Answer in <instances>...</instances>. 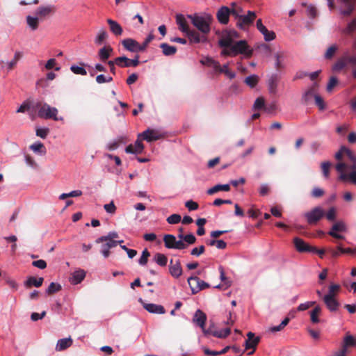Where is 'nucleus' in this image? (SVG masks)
<instances>
[{
	"label": "nucleus",
	"mask_w": 356,
	"mask_h": 356,
	"mask_svg": "<svg viewBox=\"0 0 356 356\" xmlns=\"http://www.w3.org/2000/svg\"><path fill=\"white\" fill-rule=\"evenodd\" d=\"M334 157L339 161L335 165L337 171L340 173L339 179L356 186V156L350 149L342 146Z\"/></svg>",
	"instance_id": "f257e3e1"
},
{
	"label": "nucleus",
	"mask_w": 356,
	"mask_h": 356,
	"mask_svg": "<svg viewBox=\"0 0 356 356\" xmlns=\"http://www.w3.org/2000/svg\"><path fill=\"white\" fill-rule=\"evenodd\" d=\"M188 17L191 19L192 24L197 29L199 36L204 39L200 43L208 42L207 35L211 32V26L213 22L211 15L204 13L202 15L198 14L189 15Z\"/></svg>",
	"instance_id": "f03ea898"
},
{
	"label": "nucleus",
	"mask_w": 356,
	"mask_h": 356,
	"mask_svg": "<svg viewBox=\"0 0 356 356\" xmlns=\"http://www.w3.org/2000/svg\"><path fill=\"white\" fill-rule=\"evenodd\" d=\"M348 65L352 67L351 74L353 78L356 79V56L350 55L349 51L344 52L332 65V69L333 71L339 72Z\"/></svg>",
	"instance_id": "7ed1b4c3"
},
{
	"label": "nucleus",
	"mask_w": 356,
	"mask_h": 356,
	"mask_svg": "<svg viewBox=\"0 0 356 356\" xmlns=\"http://www.w3.org/2000/svg\"><path fill=\"white\" fill-rule=\"evenodd\" d=\"M176 22L179 29L188 37L191 44H198L204 40L200 38L199 33L196 30L189 28L188 22L183 15L177 14L176 15Z\"/></svg>",
	"instance_id": "20e7f679"
},
{
	"label": "nucleus",
	"mask_w": 356,
	"mask_h": 356,
	"mask_svg": "<svg viewBox=\"0 0 356 356\" xmlns=\"http://www.w3.org/2000/svg\"><path fill=\"white\" fill-rule=\"evenodd\" d=\"M253 50L250 48L245 40H240L231 47V49H223L221 54L223 56H236L238 54H244L250 58L252 55Z\"/></svg>",
	"instance_id": "39448f33"
},
{
	"label": "nucleus",
	"mask_w": 356,
	"mask_h": 356,
	"mask_svg": "<svg viewBox=\"0 0 356 356\" xmlns=\"http://www.w3.org/2000/svg\"><path fill=\"white\" fill-rule=\"evenodd\" d=\"M325 209L320 206H316L304 213L302 216L308 225L314 226L318 225V223L325 217Z\"/></svg>",
	"instance_id": "423d86ee"
},
{
	"label": "nucleus",
	"mask_w": 356,
	"mask_h": 356,
	"mask_svg": "<svg viewBox=\"0 0 356 356\" xmlns=\"http://www.w3.org/2000/svg\"><path fill=\"white\" fill-rule=\"evenodd\" d=\"M37 107L40 106L38 110V116L40 118L44 119H53L54 120H63V118H57L58 109L55 107H51L47 104H44L40 105V104H38L36 105Z\"/></svg>",
	"instance_id": "0eeeda50"
},
{
	"label": "nucleus",
	"mask_w": 356,
	"mask_h": 356,
	"mask_svg": "<svg viewBox=\"0 0 356 356\" xmlns=\"http://www.w3.org/2000/svg\"><path fill=\"white\" fill-rule=\"evenodd\" d=\"M163 242L165 248L168 249L184 250L187 248V244L181 240H177L172 234H165L163 236Z\"/></svg>",
	"instance_id": "6e6552de"
},
{
	"label": "nucleus",
	"mask_w": 356,
	"mask_h": 356,
	"mask_svg": "<svg viewBox=\"0 0 356 356\" xmlns=\"http://www.w3.org/2000/svg\"><path fill=\"white\" fill-rule=\"evenodd\" d=\"M116 65L120 67H136L139 65V56L136 55L134 59L128 58L127 57L119 56L117 57V60L115 61Z\"/></svg>",
	"instance_id": "1a4fd4ad"
},
{
	"label": "nucleus",
	"mask_w": 356,
	"mask_h": 356,
	"mask_svg": "<svg viewBox=\"0 0 356 356\" xmlns=\"http://www.w3.org/2000/svg\"><path fill=\"white\" fill-rule=\"evenodd\" d=\"M207 321L206 314L200 309H197L193 316V322L195 323L197 326L202 328L204 334H208L209 332V329L206 330L204 328L205 323Z\"/></svg>",
	"instance_id": "9d476101"
},
{
	"label": "nucleus",
	"mask_w": 356,
	"mask_h": 356,
	"mask_svg": "<svg viewBox=\"0 0 356 356\" xmlns=\"http://www.w3.org/2000/svg\"><path fill=\"white\" fill-rule=\"evenodd\" d=\"M341 6L339 9L341 15L348 17L352 15L355 10L356 0H339Z\"/></svg>",
	"instance_id": "9b49d317"
},
{
	"label": "nucleus",
	"mask_w": 356,
	"mask_h": 356,
	"mask_svg": "<svg viewBox=\"0 0 356 356\" xmlns=\"http://www.w3.org/2000/svg\"><path fill=\"white\" fill-rule=\"evenodd\" d=\"M256 18L254 12L249 10L246 15L240 17V20L237 21V26L241 29H245L247 26L251 25Z\"/></svg>",
	"instance_id": "f8f14e48"
},
{
	"label": "nucleus",
	"mask_w": 356,
	"mask_h": 356,
	"mask_svg": "<svg viewBox=\"0 0 356 356\" xmlns=\"http://www.w3.org/2000/svg\"><path fill=\"white\" fill-rule=\"evenodd\" d=\"M139 137H142L143 140L147 142H152L163 138L164 135L157 130L148 129L139 134Z\"/></svg>",
	"instance_id": "ddd939ff"
},
{
	"label": "nucleus",
	"mask_w": 356,
	"mask_h": 356,
	"mask_svg": "<svg viewBox=\"0 0 356 356\" xmlns=\"http://www.w3.org/2000/svg\"><path fill=\"white\" fill-rule=\"evenodd\" d=\"M293 245L298 252H311V250H315L314 246L307 243L303 239L299 237L293 238Z\"/></svg>",
	"instance_id": "4468645a"
},
{
	"label": "nucleus",
	"mask_w": 356,
	"mask_h": 356,
	"mask_svg": "<svg viewBox=\"0 0 356 356\" xmlns=\"http://www.w3.org/2000/svg\"><path fill=\"white\" fill-rule=\"evenodd\" d=\"M247 337L248 339L245 341V349L248 350L252 348L253 350L248 353V355H252L260 341V337H255V334L252 332H249L247 334Z\"/></svg>",
	"instance_id": "2eb2a0df"
},
{
	"label": "nucleus",
	"mask_w": 356,
	"mask_h": 356,
	"mask_svg": "<svg viewBox=\"0 0 356 356\" xmlns=\"http://www.w3.org/2000/svg\"><path fill=\"white\" fill-rule=\"evenodd\" d=\"M56 12V7L52 5L41 6L35 10V15L40 19L54 14Z\"/></svg>",
	"instance_id": "dca6fc26"
},
{
	"label": "nucleus",
	"mask_w": 356,
	"mask_h": 356,
	"mask_svg": "<svg viewBox=\"0 0 356 356\" xmlns=\"http://www.w3.org/2000/svg\"><path fill=\"white\" fill-rule=\"evenodd\" d=\"M122 44L127 50L131 52L142 51L140 44L132 38H127L122 41Z\"/></svg>",
	"instance_id": "f3484780"
},
{
	"label": "nucleus",
	"mask_w": 356,
	"mask_h": 356,
	"mask_svg": "<svg viewBox=\"0 0 356 356\" xmlns=\"http://www.w3.org/2000/svg\"><path fill=\"white\" fill-rule=\"evenodd\" d=\"M169 272L170 274L175 278H178L182 275L183 270L181 266V262L179 259L176 260L175 262L172 259L170 260L169 265Z\"/></svg>",
	"instance_id": "a211bd4d"
},
{
	"label": "nucleus",
	"mask_w": 356,
	"mask_h": 356,
	"mask_svg": "<svg viewBox=\"0 0 356 356\" xmlns=\"http://www.w3.org/2000/svg\"><path fill=\"white\" fill-rule=\"evenodd\" d=\"M229 15L230 9L227 6L220 7L216 13L217 19L222 24H228Z\"/></svg>",
	"instance_id": "6ab92c4d"
},
{
	"label": "nucleus",
	"mask_w": 356,
	"mask_h": 356,
	"mask_svg": "<svg viewBox=\"0 0 356 356\" xmlns=\"http://www.w3.org/2000/svg\"><path fill=\"white\" fill-rule=\"evenodd\" d=\"M257 29L261 32L266 41H270L275 38V33L273 31H269L266 27L262 24L261 19H259L256 24Z\"/></svg>",
	"instance_id": "aec40b11"
},
{
	"label": "nucleus",
	"mask_w": 356,
	"mask_h": 356,
	"mask_svg": "<svg viewBox=\"0 0 356 356\" xmlns=\"http://www.w3.org/2000/svg\"><path fill=\"white\" fill-rule=\"evenodd\" d=\"M323 301L327 308L331 312H335L339 309L340 303L334 297H332L330 295H325L323 297Z\"/></svg>",
	"instance_id": "412c9836"
},
{
	"label": "nucleus",
	"mask_w": 356,
	"mask_h": 356,
	"mask_svg": "<svg viewBox=\"0 0 356 356\" xmlns=\"http://www.w3.org/2000/svg\"><path fill=\"white\" fill-rule=\"evenodd\" d=\"M140 137L138 136V139L135 142L134 145H129L126 149L125 152L129 154H140L143 152L144 149V145L140 139Z\"/></svg>",
	"instance_id": "4be33fe9"
},
{
	"label": "nucleus",
	"mask_w": 356,
	"mask_h": 356,
	"mask_svg": "<svg viewBox=\"0 0 356 356\" xmlns=\"http://www.w3.org/2000/svg\"><path fill=\"white\" fill-rule=\"evenodd\" d=\"M143 306L145 309L152 314H163L165 313V308L161 305H156L153 303H143Z\"/></svg>",
	"instance_id": "5701e85b"
},
{
	"label": "nucleus",
	"mask_w": 356,
	"mask_h": 356,
	"mask_svg": "<svg viewBox=\"0 0 356 356\" xmlns=\"http://www.w3.org/2000/svg\"><path fill=\"white\" fill-rule=\"evenodd\" d=\"M106 22L109 26L110 31L113 34L117 37L122 35L123 29L118 22L111 19H108Z\"/></svg>",
	"instance_id": "b1692460"
},
{
	"label": "nucleus",
	"mask_w": 356,
	"mask_h": 356,
	"mask_svg": "<svg viewBox=\"0 0 356 356\" xmlns=\"http://www.w3.org/2000/svg\"><path fill=\"white\" fill-rule=\"evenodd\" d=\"M318 87V83H314L313 85L304 93L302 97V100L304 104H307L312 97L315 98V95H318L316 93Z\"/></svg>",
	"instance_id": "393cba45"
},
{
	"label": "nucleus",
	"mask_w": 356,
	"mask_h": 356,
	"mask_svg": "<svg viewBox=\"0 0 356 356\" xmlns=\"http://www.w3.org/2000/svg\"><path fill=\"white\" fill-rule=\"evenodd\" d=\"M86 277V271L83 269L75 270L70 277V282L72 284H78L81 283Z\"/></svg>",
	"instance_id": "a878e982"
},
{
	"label": "nucleus",
	"mask_w": 356,
	"mask_h": 356,
	"mask_svg": "<svg viewBox=\"0 0 356 356\" xmlns=\"http://www.w3.org/2000/svg\"><path fill=\"white\" fill-rule=\"evenodd\" d=\"M200 282V279L197 276H191L188 278V283L193 294H196L201 291Z\"/></svg>",
	"instance_id": "bb28decb"
},
{
	"label": "nucleus",
	"mask_w": 356,
	"mask_h": 356,
	"mask_svg": "<svg viewBox=\"0 0 356 356\" xmlns=\"http://www.w3.org/2000/svg\"><path fill=\"white\" fill-rule=\"evenodd\" d=\"M101 245V253L104 258H108L110 255V249L117 246V242L104 241Z\"/></svg>",
	"instance_id": "cd10ccee"
},
{
	"label": "nucleus",
	"mask_w": 356,
	"mask_h": 356,
	"mask_svg": "<svg viewBox=\"0 0 356 356\" xmlns=\"http://www.w3.org/2000/svg\"><path fill=\"white\" fill-rule=\"evenodd\" d=\"M113 51V49L110 45L101 48L98 51L99 60L102 62H106L110 58Z\"/></svg>",
	"instance_id": "c85d7f7f"
},
{
	"label": "nucleus",
	"mask_w": 356,
	"mask_h": 356,
	"mask_svg": "<svg viewBox=\"0 0 356 356\" xmlns=\"http://www.w3.org/2000/svg\"><path fill=\"white\" fill-rule=\"evenodd\" d=\"M73 341L71 337L59 339L56 346V351H63L72 345Z\"/></svg>",
	"instance_id": "c756f323"
},
{
	"label": "nucleus",
	"mask_w": 356,
	"mask_h": 356,
	"mask_svg": "<svg viewBox=\"0 0 356 356\" xmlns=\"http://www.w3.org/2000/svg\"><path fill=\"white\" fill-rule=\"evenodd\" d=\"M280 81V77L277 74H273L268 80V90L270 94L277 92V88Z\"/></svg>",
	"instance_id": "7c9ffc66"
},
{
	"label": "nucleus",
	"mask_w": 356,
	"mask_h": 356,
	"mask_svg": "<svg viewBox=\"0 0 356 356\" xmlns=\"http://www.w3.org/2000/svg\"><path fill=\"white\" fill-rule=\"evenodd\" d=\"M44 282L43 277H29L27 280L24 282V286L26 288H30L33 286L35 287H40L42 286Z\"/></svg>",
	"instance_id": "2f4dec72"
},
{
	"label": "nucleus",
	"mask_w": 356,
	"mask_h": 356,
	"mask_svg": "<svg viewBox=\"0 0 356 356\" xmlns=\"http://www.w3.org/2000/svg\"><path fill=\"white\" fill-rule=\"evenodd\" d=\"M160 48L162 49L163 55L166 56H173L177 51L176 47L169 45L167 43H161L160 44Z\"/></svg>",
	"instance_id": "473e14b6"
},
{
	"label": "nucleus",
	"mask_w": 356,
	"mask_h": 356,
	"mask_svg": "<svg viewBox=\"0 0 356 356\" xmlns=\"http://www.w3.org/2000/svg\"><path fill=\"white\" fill-rule=\"evenodd\" d=\"M40 19L37 15L35 17L28 15L26 17V23L31 30L35 31L39 26Z\"/></svg>",
	"instance_id": "72a5a7b5"
},
{
	"label": "nucleus",
	"mask_w": 356,
	"mask_h": 356,
	"mask_svg": "<svg viewBox=\"0 0 356 356\" xmlns=\"http://www.w3.org/2000/svg\"><path fill=\"white\" fill-rule=\"evenodd\" d=\"M230 191V186L229 184H217L214 186L213 187L209 188L207 191V193L209 195H213L218 191Z\"/></svg>",
	"instance_id": "f704fd0d"
},
{
	"label": "nucleus",
	"mask_w": 356,
	"mask_h": 356,
	"mask_svg": "<svg viewBox=\"0 0 356 356\" xmlns=\"http://www.w3.org/2000/svg\"><path fill=\"white\" fill-rule=\"evenodd\" d=\"M231 333V329L229 327L225 328L224 330H221L219 331H211L209 329V332L208 334H212L213 337L220 339L226 338Z\"/></svg>",
	"instance_id": "c9c22d12"
},
{
	"label": "nucleus",
	"mask_w": 356,
	"mask_h": 356,
	"mask_svg": "<svg viewBox=\"0 0 356 356\" xmlns=\"http://www.w3.org/2000/svg\"><path fill=\"white\" fill-rule=\"evenodd\" d=\"M118 238V234L116 232H111L106 236H102L96 239V243H103L104 241H115Z\"/></svg>",
	"instance_id": "e433bc0d"
},
{
	"label": "nucleus",
	"mask_w": 356,
	"mask_h": 356,
	"mask_svg": "<svg viewBox=\"0 0 356 356\" xmlns=\"http://www.w3.org/2000/svg\"><path fill=\"white\" fill-rule=\"evenodd\" d=\"M177 237L179 240H181V241L187 244V246L188 245H192L195 243L196 241V238L193 234H189L187 235L178 234Z\"/></svg>",
	"instance_id": "4c0bfd02"
},
{
	"label": "nucleus",
	"mask_w": 356,
	"mask_h": 356,
	"mask_svg": "<svg viewBox=\"0 0 356 356\" xmlns=\"http://www.w3.org/2000/svg\"><path fill=\"white\" fill-rule=\"evenodd\" d=\"M347 230V226L343 221H338L333 224L331 227V229L329 232H344Z\"/></svg>",
	"instance_id": "58836bf2"
},
{
	"label": "nucleus",
	"mask_w": 356,
	"mask_h": 356,
	"mask_svg": "<svg viewBox=\"0 0 356 356\" xmlns=\"http://www.w3.org/2000/svg\"><path fill=\"white\" fill-rule=\"evenodd\" d=\"M154 261L160 266H165L168 263V257L162 253H156L154 257Z\"/></svg>",
	"instance_id": "ea45409f"
},
{
	"label": "nucleus",
	"mask_w": 356,
	"mask_h": 356,
	"mask_svg": "<svg viewBox=\"0 0 356 356\" xmlns=\"http://www.w3.org/2000/svg\"><path fill=\"white\" fill-rule=\"evenodd\" d=\"M233 39L229 36L222 38L219 40V46L221 47L226 48L225 49H231V47L233 45Z\"/></svg>",
	"instance_id": "a19ab883"
},
{
	"label": "nucleus",
	"mask_w": 356,
	"mask_h": 356,
	"mask_svg": "<svg viewBox=\"0 0 356 356\" xmlns=\"http://www.w3.org/2000/svg\"><path fill=\"white\" fill-rule=\"evenodd\" d=\"M108 37V33L105 30L101 29L95 38V42L96 44L100 45L104 43Z\"/></svg>",
	"instance_id": "79ce46f5"
},
{
	"label": "nucleus",
	"mask_w": 356,
	"mask_h": 356,
	"mask_svg": "<svg viewBox=\"0 0 356 356\" xmlns=\"http://www.w3.org/2000/svg\"><path fill=\"white\" fill-rule=\"evenodd\" d=\"M339 47L337 44H332L326 50L324 58L327 60H331L334 57L336 52L338 51Z\"/></svg>",
	"instance_id": "37998d69"
},
{
	"label": "nucleus",
	"mask_w": 356,
	"mask_h": 356,
	"mask_svg": "<svg viewBox=\"0 0 356 356\" xmlns=\"http://www.w3.org/2000/svg\"><path fill=\"white\" fill-rule=\"evenodd\" d=\"M332 163L330 161H324L321 163V168L324 178L328 179L330 177V171Z\"/></svg>",
	"instance_id": "c03bdc74"
},
{
	"label": "nucleus",
	"mask_w": 356,
	"mask_h": 356,
	"mask_svg": "<svg viewBox=\"0 0 356 356\" xmlns=\"http://www.w3.org/2000/svg\"><path fill=\"white\" fill-rule=\"evenodd\" d=\"M30 148L35 152H38L40 154H44L46 153V149L44 145L40 142L33 143L30 146Z\"/></svg>",
	"instance_id": "a18cd8bd"
},
{
	"label": "nucleus",
	"mask_w": 356,
	"mask_h": 356,
	"mask_svg": "<svg viewBox=\"0 0 356 356\" xmlns=\"http://www.w3.org/2000/svg\"><path fill=\"white\" fill-rule=\"evenodd\" d=\"M62 289V286L60 284L51 282L47 289V293L48 295H52L56 292L60 291Z\"/></svg>",
	"instance_id": "49530a36"
},
{
	"label": "nucleus",
	"mask_w": 356,
	"mask_h": 356,
	"mask_svg": "<svg viewBox=\"0 0 356 356\" xmlns=\"http://www.w3.org/2000/svg\"><path fill=\"white\" fill-rule=\"evenodd\" d=\"M321 312V308L319 306L315 307L310 312L311 321L313 323H317L319 322L318 316Z\"/></svg>",
	"instance_id": "de8ad7c7"
},
{
	"label": "nucleus",
	"mask_w": 356,
	"mask_h": 356,
	"mask_svg": "<svg viewBox=\"0 0 356 356\" xmlns=\"http://www.w3.org/2000/svg\"><path fill=\"white\" fill-rule=\"evenodd\" d=\"M258 81L259 77L255 74L247 76L244 80V82L250 88H254L257 84Z\"/></svg>",
	"instance_id": "09e8293b"
},
{
	"label": "nucleus",
	"mask_w": 356,
	"mask_h": 356,
	"mask_svg": "<svg viewBox=\"0 0 356 356\" xmlns=\"http://www.w3.org/2000/svg\"><path fill=\"white\" fill-rule=\"evenodd\" d=\"M343 343L348 348L356 346V339L350 334H347L343 341Z\"/></svg>",
	"instance_id": "8fccbe9b"
},
{
	"label": "nucleus",
	"mask_w": 356,
	"mask_h": 356,
	"mask_svg": "<svg viewBox=\"0 0 356 356\" xmlns=\"http://www.w3.org/2000/svg\"><path fill=\"white\" fill-rule=\"evenodd\" d=\"M123 143H124V138L120 137L117 140L112 141L108 144V145H107L108 149L110 151H113V150L116 149L120 146V145Z\"/></svg>",
	"instance_id": "3c124183"
},
{
	"label": "nucleus",
	"mask_w": 356,
	"mask_h": 356,
	"mask_svg": "<svg viewBox=\"0 0 356 356\" xmlns=\"http://www.w3.org/2000/svg\"><path fill=\"white\" fill-rule=\"evenodd\" d=\"M290 319L288 317H286L282 322L280 325H277V326H273V327H271L270 328V331L272 332H279V331H281L282 329H284V327L285 326L287 325V324L289 323Z\"/></svg>",
	"instance_id": "603ef678"
},
{
	"label": "nucleus",
	"mask_w": 356,
	"mask_h": 356,
	"mask_svg": "<svg viewBox=\"0 0 356 356\" xmlns=\"http://www.w3.org/2000/svg\"><path fill=\"white\" fill-rule=\"evenodd\" d=\"M22 57V54L20 51H16L13 59L8 63V68L9 70H13L17 61Z\"/></svg>",
	"instance_id": "864d4df0"
},
{
	"label": "nucleus",
	"mask_w": 356,
	"mask_h": 356,
	"mask_svg": "<svg viewBox=\"0 0 356 356\" xmlns=\"http://www.w3.org/2000/svg\"><path fill=\"white\" fill-rule=\"evenodd\" d=\"M325 217L328 221H334L337 217V210L334 207H331L328 211H325Z\"/></svg>",
	"instance_id": "5fc2aeb1"
},
{
	"label": "nucleus",
	"mask_w": 356,
	"mask_h": 356,
	"mask_svg": "<svg viewBox=\"0 0 356 356\" xmlns=\"http://www.w3.org/2000/svg\"><path fill=\"white\" fill-rule=\"evenodd\" d=\"M270 191V186L268 184H262L259 188V193L261 196L268 195Z\"/></svg>",
	"instance_id": "6e6d98bb"
},
{
	"label": "nucleus",
	"mask_w": 356,
	"mask_h": 356,
	"mask_svg": "<svg viewBox=\"0 0 356 356\" xmlns=\"http://www.w3.org/2000/svg\"><path fill=\"white\" fill-rule=\"evenodd\" d=\"M356 30V26L354 23L353 19L347 24L346 27L343 30L344 34L351 35Z\"/></svg>",
	"instance_id": "4d7b16f0"
},
{
	"label": "nucleus",
	"mask_w": 356,
	"mask_h": 356,
	"mask_svg": "<svg viewBox=\"0 0 356 356\" xmlns=\"http://www.w3.org/2000/svg\"><path fill=\"white\" fill-rule=\"evenodd\" d=\"M149 256H150L149 252L147 249H145L143 251L142 255L138 260L139 264L141 266L146 265L148 261V258L149 257Z\"/></svg>",
	"instance_id": "13d9d810"
},
{
	"label": "nucleus",
	"mask_w": 356,
	"mask_h": 356,
	"mask_svg": "<svg viewBox=\"0 0 356 356\" xmlns=\"http://www.w3.org/2000/svg\"><path fill=\"white\" fill-rule=\"evenodd\" d=\"M181 220V217L179 214H172L169 217L167 218L166 221L168 223L174 225L177 224Z\"/></svg>",
	"instance_id": "bf43d9fd"
},
{
	"label": "nucleus",
	"mask_w": 356,
	"mask_h": 356,
	"mask_svg": "<svg viewBox=\"0 0 356 356\" xmlns=\"http://www.w3.org/2000/svg\"><path fill=\"white\" fill-rule=\"evenodd\" d=\"M70 70L75 74H80L85 76L87 74L86 70L81 66L72 65Z\"/></svg>",
	"instance_id": "052dcab7"
},
{
	"label": "nucleus",
	"mask_w": 356,
	"mask_h": 356,
	"mask_svg": "<svg viewBox=\"0 0 356 356\" xmlns=\"http://www.w3.org/2000/svg\"><path fill=\"white\" fill-rule=\"evenodd\" d=\"M324 194V190L319 187H314L311 192V195L314 198H319L322 197Z\"/></svg>",
	"instance_id": "680f3d73"
},
{
	"label": "nucleus",
	"mask_w": 356,
	"mask_h": 356,
	"mask_svg": "<svg viewBox=\"0 0 356 356\" xmlns=\"http://www.w3.org/2000/svg\"><path fill=\"white\" fill-rule=\"evenodd\" d=\"M49 133V129L48 128H38L36 129V136L43 139L47 138Z\"/></svg>",
	"instance_id": "e2e57ef3"
},
{
	"label": "nucleus",
	"mask_w": 356,
	"mask_h": 356,
	"mask_svg": "<svg viewBox=\"0 0 356 356\" xmlns=\"http://www.w3.org/2000/svg\"><path fill=\"white\" fill-rule=\"evenodd\" d=\"M154 39V34L152 33H149L148 35V36L146 38V39L145 40V41L143 42V44H140V47H141V49H142V51H144L146 48L147 47V46L149 45V44Z\"/></svg>",
	"instance_id": "0e129e2a"
},
{
	"label": "nucleus",
	"mask_w": 356,
	"mask_h": 356,
	"mask_svg": "<svg viewBox=\"0 0 356 356\" xmlns=\"http://www.w3.org/2000/svg\"><path fill=\"white\" fill-rule=\"evenodd\" d=\"M254 108L256 110L261 108L266 109L264 99L263 97H258L254 102Z\"/></svg>",
	"instance_id": "69168bd1"
},
{
	"label": "nucleus",
	"mask_w": 356,
	"mask_h": 356,
	"mask_svg": "<svg viewBox=\"0 0 356 356\" xmlns=\"http://www.w3.org/2000/svg\"><path fill=\"white\" fill-rule=\"evenodd\" d=\"M315 103L316 106L318 107V108L322 111L324 110L325 108V104L324 102V100L320 95H315Z\"/></svg>",
	"instance_id": "338daca9"
},
{
	"label": "nucleus",
	"mask_w": 356,
	"mask_h": 356,
	"mask_svg": "<svg viewBox=\"0 0 356 356\" xmlns=\"http://www.w3.org/2000/svg\"><path fill=\"white\" fill-rule=\"evenodd\" d=\"M337 83H338V80H337V77L332 76L330 79V81L327 85V88H326L327 91L331 92L333 88L337 86Z\"/></svg>",
	"instance_id": "774afa93"
}]
</instances>
